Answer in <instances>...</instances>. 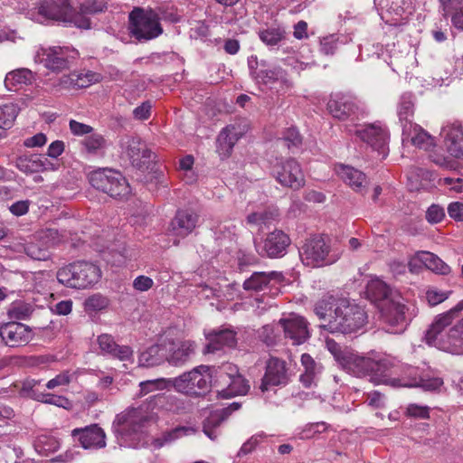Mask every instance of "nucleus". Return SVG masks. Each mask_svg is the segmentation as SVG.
I'll return each instance as SVG.
<instances>
[{"label":"nucleus","instance_id":"obj_1","mask_svg":"<svg viewBox=\"0 0 463 463\" xmlns=\"http://www.w3.org/2000/svg\"><path fill=\"white\" fill-rule=\"evenodd\" d=\"M319 327L331 334L348 335L364 329L368 322L364 308L348 299L325 296L314 305Z\"/></svg>","mask_w":463,"mask_h":463},{"label":"nucleus","instance_id":"obj_2","mask_svg":"<svg viewBox=\"0 0 463 463\" xmlns=\"http://www.w3.org/2000/svg\"><path fill=\"white\" fill-rule=\"evenodd\" d=\"M36 9L41 23L52 20L88 30L91 27L90 15L105 12L108 5L103 0H85L74 8L70 0H40Z\"/></svg>","mask_w":463,"mask_h":463},{"label":"nucleus","instance_id":"obj_3","mask_svg":"<svg viewBox=\"0 0 463 463\" xmlns=\"http://www.w3.org/2000/svg\"><path fill=\"white\" fill-rule=\"evenodd\" d=\"M463 310V299L448 312L439 315L427 330L425 339L428 345L453 354H463V324L459 323L444 333L456 316Z\"/></svg>","mask_w":463,"mask_h":463},{"label":"nucleus","instance_id":"obj_4","mask_svg":"<svg viewBox=\"0 0 463 463\" xmlns=\"http://www.w3.org/2000/svg\"><path fill=\"white\" fill-rule=\"evenodd\" d=\"M353 364L354 374L357 377H369L374 384H386L394 387L398 383L396 375L401 371V364L391 356H361Z\"/></svg>","mask_w":463,"mask_h":463},{"label":"nucleus","instance_id":"obj_5","mask_svg":"<svg viewBox=\"0 0 463 463\" xmlns=\"http://www.w3.org/2000/svg\"><path fill=\"white\" fill-rule=\"evenodd\" d=\"M56 278L68 288H86L99 281L100 269L90 262L76 261L59 269Z\"/></svg>","mask_w":463,"mask_h":463},{"label":"nucleus","instance_id":"obj_6","mask_svg":"<svg viewBox=\"0 0 463 463\" xmlns=\"http://www.w3.org/2000/svg\"><path fill=\"white\" fill-rule=\"evenodd\" d=\"M158 14L153 9L135 7L128 15L130 34L139 42H147L163 33Z\"/></svg>","mask_w":463,"mask_h":463},{"label":"nucleus","instance_id":"obj_7","mask_svg":"<svg viewBox=\"0 0 463 463\" xmlns=\"http://www.w3.org/2000/svg\"><path fill=\"white\" fill-rule=\"evenodd\" d=\"M210 365H199L189 372L171 378L172 387L190 397L204 396L211 391Z\"/></svg>","mask_w":463,"mask_h":463},{"label":"nucleus","instance_id":"obj_8","mask_svg":"<svg viewBox=\"0 0 463 463\" xmlns=\"http://www.w3.org/2000/svg\"><path fill=\"white\" fill-rule=\"evenodd\" d=\"M299 256L305 266L318 268L335 263L339 254L331 252L330 246L320 235L307 239L299 249Z\"/></svg>","mask_w":463,"mask_h":463},{"label":"nucleus","instance_id":"obj_9","mask_svg":"<svg viewBox=\"0 0 463 463\" xmlns=\"http://www.w3.org/2000/svg\"><path fill=\"white\" fill-rule=\"evenodd\" d=\"M346 132L350 135H354L361 141L366 143L374 151H377L383 159L388 156L389 132L381 122L347 126Z\"/></svg>","mask_w":463,"mask_h":463},{"label":"nucleus","instance_id":"obj_10","mask_svg":"<svg viewBox=\"0 0 463 463\" xmlns=\"http://www.w3.org/2000/svg\"><path fill=\"white\" fill-rule=\"evenodd\" d=\"M327 109L333 118L349 122L345 125V128L347 126L356 124L355 121L364 115V110L358 101L354 98L344 94L332 96L327 102Z\"/></svg>","mask_w":463,"mask_h":463},{"label":"nucleus","instance_id":"obj_11","mask_svg":"<svg viewBox=\"0 0 463 463\" xmlns=\"http://www.w3.org/2000/svg\"><path fill=\"white\" fill-rule=\"evenodd\" d=\"M254 80L258 84L269 87L276 93L286 92L292 87V82L287 71L279 65H269L266 61H260V68L254 71Z\"/></svg>","mask_w":463,"mask_h":463},{"label":"nucleus","instance_id":"obj_12","mask_svg":"<svg viewBox=\"0 0 463 463\" xmlns=\"http://www.w3.org/2000/svg\"><path fill=\"white\" fill-rule=\"evenodd\" d=\"M120 146L131 165L142 171L148 169L156 157L151 149L137 137L121 138Z\"/></svg>","mask_w":463,"mask_h":463},{"label":"nucleus","instance_id":"obj_13","mask_svg":"<svg viewBox=\"0 0 463 463\" xmlns=\"http://www.w3.org/2000/svg\"><path fill=\"white\" fill-rule=\"evenodd\" d=\"M78 52L68 47L52 46L40 48L36 58L47 69L52 71H61L69 69L71 61L76 59Z\"/></svg>","mask_w":463,"mask_h":463},{"label":"nucleus","instance_id":"obj_14","mask_svg":"<svg viewBox=\"0 0 463 463\" xmlns=\"http://www.w3.org/2000/svg\"><path fill=\"white\" fill-rule=\"evenodd\" d=\"M406 306L399 301L387 299L380 306L381 318L385 324L386 331L397 334L402 332L407 326Z\"/></svg>","mask_w":463,"mask_h":463},{"label":"nucleus","instance_id":"obj_15","mask_svg":"<svg viewBox=\"0 0 463 463\" xmlns=\"http://www.w3.org/2000/svg\"><path fill=\"white\" fill-rule=\"evenodd\" d=\"M290 243L288 235L280 230L268 233L263 241H254L257 252L262 257L270 259L282 258L287 253Z\"/></svg>","mask_w":463,"mask_h":463},{"label":"nucleus","instance_id":"obj_16","mask_svg":"<svg viewBox=\"0 0 463 463\" xmlns=\"http://www.w3.org/2000/svg\"><path fill=\"white\" fill-rule=\"evenodd\" d=\"M273 175L283 186L298 190L305 185V177L298 162L288 159L273 167Z\"/></svg>","mask_w":463,"mask_h":463},{"label":"nucleus","instance_id":"obj_17","mask_svg":"<svg viewBox=\"0 0 463 463\" xmlns=\"http://www.w3.org/2000/svg\"><path fill=\"white\" fill-rule=\"evenodd\" d=\"M445 150L454 158L463 159V127L458 121L448 122L440 131Z\"/></svg>","mask_w":463,"mask_h":463},{"label":"nucleus","instance_id":"obj_18","mask_svg":"<svg viewBox=\"0 0 463 463\" xmlns=\"http://www.w3.org/2000/svg\"><path fill=\"white\" fill-rule=\"evenodd\" d=\"M279 326L285 337L290 339L293 345H301L310 337L308 322L303 317L291 314L288 317L279 319Z\"/></svg>","mask_w":463,"mask_h":463},{"label":"nucleus","instance_id":"obj_19","mask_svg":"<svg viewBox=\"0 0 463 463\" xmlns=\"http://www.w3.org/2000/svg\"><path fill=\"white\" fill-rule=\"evenodd\" d=\"M71 436L76 438L85 449H100L107 445L106 433L98 424L76 428L71 430Z\"/></svg>","mask_w":463,"mask_h":463},{"label":"nucleus","instance_id":"obj_20","mask_svg":"<svg viewBox=\"0 0 463 463\" xmlns=\"http://www.w3.org/2000/svg\"><path fill=\"white\" fill-rule=\"evenodd\" d=\"M288 382V375L285 361L270 357L267 362L266 371L260 386L261 392L269 391L270 386L286 385Z\"/></svg>","mask_w":463,"mask_h":463},{"label":"nucleus","instance_id":"obj_21","mask_svg":"<svg viewBox=\"0 0 463 463\" xmlns=\"http://www.w3.org/2000/svg\"><path fill=\"white\" fill-rule=\"evenodd\" d=\"M33 336L29 326L18 323L10 322L0 326V337L5 345L16 347L26 345Z\"/></svg>","mask_w":463,"mask_h":463},{"label":"nucleus","instance_id":"obj_22","mask_svg":"<svg viewBox=\"0 0 463 463\" xmlns=\"http://www.w3.org/2000/svg\"><path fill=\"white\" fill-rule=\"evenodd\" d=\"M59 241L58 231L47 229L40 234L38 242H30L25 245V254L35 260H46L50 258L49 247Z\"/></svg>","mask_w":463,"mask_h":463},{"label":"nucleus","instance_id":"obj_23","mask_svg":"<svg viewBox=\"0 0 463 463\" xmlns=\"http://www.w3.org/2000/svg\"><path fill=\"white\" fill-rule=\"evenodd\" d=\"M199 215L190 209L178 210L170 222L169 232L175 236L186 237L198 225Z\"/></svg>","mask_w":463,"mask_h":463},{"label":"nucleus","instance_id":"obj_24","mask_svg":"<svg viewBox=\"0 0 463 463\" xmlns=\"http://www.w3.org/2000/svg\"><path fill=\"white\" fill-rule=\"evenodd\" d=\"M245 126L231 124L224 128L217 137L216 150L222 157H228L237 141L243 136Z\"/></svg>","mask_w":463,"mask_h":463},{"label":"nucleus","instance_id":"obj_25","mask_svg":"<svg viewBox=\"0 0 463 463\" xmlns=\"http://www.w3.org/2000/svg\"><path fill=\"white\" fill-rule=\"evenodd\" d=\"M146 417L141 416L138 410H132L126 415L118 416L114 421L113 429L116 434L130 436L131 433H137L141 430Z\"/></svg>","mask_w":463,"mask_h":463},{"label":"nucleus","instance_id":"obj_26","mask_svg":"<svg viewBox=\"0 0 463 463\" xmlns=\"http://www.w3.org/2000/svg\"><path fill=\"white\" fill-rule=\"evenodd\" d=\"M15 165L21 172L26 175L54 169L52 162L44 156L37 154L18 156L15 161Z\"/></svg>","mask_w":463,"mask_h":463},{"label":"nucleus","instance_id":"obj_27","mask_svg":"<svg viewBox=\"0 0 463 463\" xmlns=\"http://www.w3.org/2000/svg\"><path fill=\"white\" fill-rule=\"evenodd\" d=\"M98 344L103 354L109 355L120 361H128L133 356L131 347L118 345L111 335L102 334L99 335Z\"/></svg>","mask_w":463,"mask_h":463},{"label":"nucleus","instance_id":"obj_28","mask_svg":"<svg viewBox=\"0 0 463 463\" xmlns=\"http://www.w3.org/2000/svg\"><path fill=\"white\" fill-rule=\"evenodd\" d=\"M300 361L303 367V373L299 376L300 383L306 388L317 385L323 373L324 366L321 363L315 361L308 354H303Z\"/></svg>","mask_w":463,"mask_h":463},{"label":"nucleus","instance_id":"obj_29","mask_svg":"<svg viewBox=\"0 0 463 463\" xmlns=\"http://www.w3.org/2000/svg\"><path fill=\"white\" fill-rule=\"evenodd\" d=\"M235 373H237V366L232 364L210 366L211 388H215L218 395L222 398V390L227 388L231 376Z\"/></svg>","mask_w":463,"mask_h":463},{"label":"nucleus","instance_id":"obj_30","mask_svg":"<svg viewBox=\"0 0 463 463\" xmlns=\"http://www.w3.org/2000/svg\"><path fill=\"white\" fill-rule=\"evenodd\" d=\"M338 174L344 182L354 192L361 194L366 193L369 183L363 172L349 165H342Z\"/></svg>","mask_w":463,"mask_h":463},{"label":"nucleus","instance_id":"obj_31","mask_svg":"<svg viewBox=\"0 0 463 463\" xmlns=\"http://www.w3.org/2000/svg\"><path fill=\"white\" fill-rule=\"evenodd\" d=\"M397 113L403 132H410L414 118V96L411 92L403 93L398 103Z\"/></svg>","mask_w":463,"mask_h":463},{"label":"nucleus","instance_id":"obj_32","mask_svg":"<svg viewBox=\"0 0 463 463\" xmlns=\"http://www.w3.org/2000/svg\"><path fill=\"white\" fill-rule=\"evenodd\" d=\"M282 279V273L278 271L254 272L244 280L242 287L246 291L258 292L265 289L272 280L281 281Z\"/></svg>","mask_w":463,"mask_h":463},{"label":"nucleus","instance_id":"obj_33","mask_svg":"<svg viewBox=\"0 0 463 463\" xmlns=\"http://www.w3.org/2000/svg\"><path fill=\"white\" fill-rule=\"evenodd\" d=\"M209 343L205 346L206 353H215L224 347H234L237 343L236 333L231 329H223L211 333Z\"/></svg>","mask_w":463,"mask_h":463},{"label":"nucleus","instance_id":"obj_34","mask_svg":"<svg viewBox=\"0 0 463 463\" xmlns=\"http://www.w3.org/2000/svg\"><path fill=\"white\" fill-rule=\"evenodd\" d=\"M194 354V344L191 341L181 342L167 349L166 361L173 366H183L189 362Z\"/></svg>","mask_w":463,"mask_h":463},{"label":"nucleus","instance_id":"obj_35","mask_svg":"<svg viewBox=\"0 0 463 463\" xmlns=\"http://www.w3.org/2000/svg\"><path fill=\"white\" fill-rule=\"evenodd\" d=\"M167 358V347L165 345H153L143 351L138 357L142 367H154L164 364Z\"/></svg>","mask_w":463,"mask_h":463},{"label":"nucleus","instance_id":"obj_36","mask_svg":"<svg viewBox=\"0 0 463 463\" xmlns=\"http://www.w3.org/2000/svg\"><path fill=\"white\" fill-rule=\"evenodd\" d=\"M326 347L339 364L354 373V365L353 363L359 358L360 355L352 354L346 349H343L338 343L329 337L326 339Z\"/></svg>","mask_w":463,"mask_h":463},{"label":"nucleus","instance_id":"obj_37","mask_svg":"<svg viewBox=\"0 0 463 463\" xmlns=\"http://www.w3.org/2000/svg\"><path fill=\"white\" fill-rule=\"evenodd\" d=\"M258 36L266 46L273 49L279 47L286 40L287 33L280 25H270L260 28Z\"/></svg>","mask_w":463,"mask_h":463},{"label":"nucleus","instance_id":"obj_38","mask_svg":"<svg viewBox=\"0 0 463 463\" xmlns=\"http://www.w3.org/2000/svg\"><path fill=\"white\" fill-rule=\"evenodd\" d=\"M410 132H403L404 138L411 139V143L422 149L428 150L434 146V138L418 124H412Z\"/></svg>","mask_w":463,"mask_h":463},{"label":"nucleus","instance_id":"obj_39","mask_svg":"<svg viewBox=\"0 0 463 463\" xmlns=\"http://www.w3.org/2000/svg\"><path fill=\"white\" fill-rule=\"evenodd\" d=\"M249 391V381L237 370V373L231 376L227 388L222 390V398L228 399L237 395H245Z\"/></svg>","mask_w":463,"mask_h":463},{"label":"nucleus","instance_id":"obj_40","mask_svg":"<svg viewBox=\"0 0 463 463\" xmlns=\"http://www.w3.org/2000/svg\"><path fill=\"white\" fill-rule=\"evenodd\" d=\"M414 260H420L427 269L439 273L448 274L450 271V268L437 255L430 251H420L417 253Z\"/></svg>","mask_w":463,"mask_h":463},{"label":"nucleus","instance_id":"obj_41","mask_svg":"<svg viewBox=\"0 0 463 463\" xmlns=\"http://www.w3.org/2000/svg\"><path fill=\"white\" fill-rule=\"evenodd\" d=\"M115 172V170L109 168H101L92 171L89 175V182L93 188L108 194V191L110 189L109 185L113 176L110 174Z\"/></svg>","mask_w":463,"mask_h":463},{"label":"nucleus","instance_id":"obj_42","mask_svg":"<svg viewBox=\"0 0 463 463\" xmlns=\"http://www.w3.org/2000/svg\"><path fill=\"white\" fill-rule=\"evenodd\" d=\"M366 293L374 301L384 303L390 298L392 291L389 286L379 279H372L366 286Z\"/></svg>","mask_w":463,"mask_h":463},{"label":"nucleus","instance_id":"obj_43","mask_svg":"<svg viewBox=\"0 0 463 463\" xmlns=\"http://www.w3.org/2000/svg\"><path fill=\"white\" fill-rule=\"evenodd\" d=\"M33 78V72L28 69L15 70L6 74L5 85L7 90L14 91L20 85L31 83Z\"/></svg>","mask_w":463,"mask_h":463},{"label":"nucleus","instance_id":"obj_44","mask_svg":"<svg viewBox=\"0 0 463 463\" xmlns=\"http://www.w3.org/2000/svg\"><path fill=\"white\" fill-rule=\"evenodd\" d=\"M111 175L113 176L111 177V181L109 185L110 189L108 191V194L113 198L127 197L130 194V186L127 179L118 171H116Z\"/></svg>","mask_w":463,"mask_h":463},{"label":"nucleus","instance_id":"obj_45","mask_svg":"<svg viewBox=\"0 0 463 463\" xmlns=\"http://www.w3.org/2000/svg\"><path fill=\"white\" fill-rule=\"evenodd\" d=\"M197 432V429L192 426H178L169 431L163 433L162 437L155 440L156 447H163L165 443H170L184 436H191Z\"/></svg>","mask_w":463,"mask_h":463},{"label":"nucleus","instance_id":"obj_46","mask_svg":"<svg viewBox=\"0 0 463 463\" xmlns=\"http://www.w3.org/2000/svg\"><path fill=\"white\" fill-rule=\"evenodd\" d=\"M81 145L87 154L97 156L105 152L107 140L101 134L92 133L81 141Z\"/></svg>","mask_w":463,"mask_h":463},{"label":"nucleus","instance_id":"obj_47","mask_svg":"<svg viewBox=\"0 0 463 463\" xmlns=\"http://www.w3.org/2000/svg\"><path fill=\"white\" fill-rule=\"evenodd\" d=\"M409 388L420 387L424 391L433 392L439 390L443 385V380L439 377H430L429 374L415 376L406 383Z\"/></svg>","mask_w":463,"mask_h":463},{"label":"nucleus","instance_id":"obj_48","mask_svg":"<svg viewBox=\"0 0 463 463\" xmlns=\"http://www.w3.org/2000/svg\"><path fill=\"white\" fill-rule=\"evenodd\" d=\"M33 399L64 409H68L71 406V402L66 397L52 393L34 392L33 394Z\"/></svg>","mask_w":463,"mask_h":463},{"label":"nucleus","instance_id":"obj_49","mask_svg":"<svg viewBox=\"0 0 463 463\" xmlns=\"http://www.w3.org/2000/svg\"><path fill=\"white\" fill-rule=\"evenodd\" d=\"M17 114V107L14 104L0 106V128L8 129L12 128Z\"/></svg>","mask_w":463,"mask_h":463},{"label":"nucleus","instance_id":"obj_50","mask_svg":"<svg viewBox=\"0 0 463 463\" xmlns=\"http://www.w3.org/2000/svg\"><path fill=\"white\" fill-rule=\"evenodd\" d=\"M140 394L145 395L156 390H165L172 387L171 378H158L141 382L139 384Z\"/></svg>","mask_w":463,"mask_h":463},{"label":"nucleus","instance_id":"obj_51","mask_svg":"<svg viewBox=\"0 0 463 463\" xmlns=\"http://www.w3.org/2000/svg\"><path fill=\"white\" fill-rule=\"evenodd\" d=\"M280 141L284 146H288V149H291L293 147H298L302 144V137L296 128L291 127L283 132Z\"/></svg>","mask_w":463,"mask_h":463},{"label":"nucleus","instance_id":"obj_52","mask_svg":"<svg viewBox=\"0 0 463 463\" xmlns=\"http://www.w3.org/2000/svg\"><path fill=\"white\" fill-rule=\"evenodd\" d=\"M419 368L412 366H403L401 364V371L399 372V375H396V380L398 383H395L394 387H408L407 382L412 379L415 376H420Z\"/></svg>","mask_w":463,"mask_h":463},{"label":"nucleus","instance_id":"obj_53","mask_svg":"<svg viewBox=\"0 0 463 463\" xmlns=\"http://www.w3.org/2000/svg\"><path fill=\"white\" fill-rule=\"evenodd\" d=\"M33 311L32 305L28 303L19 302L15 303L9 310V316L12 318L18 320H24L30 317Z\"/></svg>","mask_w":463,"mask_h":463},{"label":"nucleus","instance_id":"obj_54","mask_svg":"<svg viewBox=\"0 0 463 463\" xmlns=\"http://www.w3.org/2000/svg\"><path fill=\"white\" fill-rule=\"evenodd\" d=\"M230 416V408H223L213 412L205 420L203 425L217 430L220 425Z\"/></svg>","mask_w":463,"mask_h":463},{"label":"nucleus","instance_id":"obj_55","mask_svg":"<svg viewBox=\"0 0 463 463\" xmlns=\"http://www.w3.org/2000/svg\"><path fill=\"white\" fill-rule=\"evenodd\" d=\"M406 415L414 419H429L430 418V407L421 406L416 403H411L406 409Z\"/></svg>","mask_w":463,"mask_h":463},{"label":"nucleus","instance_id":"obj_56","mask_svg":"<svg viewBox=\"0 0 463 463\" xmlns=\"http://www.w3.org/2000/svg\"><path fill=\"white\" fill-rule=\"evenodd\" d=\"M426 220L434 224L440 222L445 218L444 208L439 204H431L426 211Z\"/></svg>","mask_w":463,"mask_h":463},{"label":"nucleus","instance_id":"obj_57","mask_svg":"<svg viewBox=\"0 0 463 463\" xmlns=\"http://www.w3.org/2000/svg\"><path fill=\"white\" fill-rule=\"evenodd\" d=\"M108 306V299L101 295H93L85 300V307L88 310L98 311Z\"/></svg>","mask_w":463,"mask_h":463},{"label":"nucleus","instance_id":"obj_58","mask_svg":"<svg viewBox=\"0 0 463 463\" xmlns=\"http://www.w3.org/2000/svg\"><path fill=\"white\" fill-rule=\"evenodd\" d=\"M449 293L440 291L435 288L427 290L426 299L430 306H436L449 298Z\"/></svg>","mask_w":463,"mask_h":463},{"label":"nucleus","instance_id":"obj_59","mask_svg":"<svg viewBox=\"0 0 463 463\" xmlns=\"http://www.w3.org/2000/svg\"><path fill=\"white\" fill-rule=\"evenodd\" d=\"M71 375L69 371H64L48 381L45 386L52 390L59 386L68 385L71 383Z\"/></svg>","mask_w":463,"mask_h":463},{"label":"nucleus","instance_id":"obj_60","mask_svg":"<svg viewBox=\"0 0 463 463\" xmlns=\"http://www.w3.org/2000/svg\"><path fill=\"white\" fill-rule=\"evenodd\" d=\"M50 309L52 314L58 316L69 315L72 310V300H61L54 305L50 306Z\"/></svg>","mask_w":463,"mask_h":463},{"label":"nucleus","instance_id":"obj_61","mask_svg":"<svg viewBox=\"0 0 463 463\" xmlns=\"http://www.w3.org/2000/svg\"><path fill=\"white\" fill-rule=\"evenodd\" d=\"M449 216L456 222H463V203L452 202L448 205Z\"/></svg>","mask_w":463,"mask_h":463},{"label":"nucleus","instance_id":"obj_62","mask_svg":"<svg viewBox=\"0 0 463 463\" xmlns=\"http://www.w3.org/2000/svg\"><path fill=\"white\" fill-rule=\"evenodd\" d=\"M70 129L75 136H83L92 133L93 128L91 126L78 122L74 119L70 120Z\"/></svg>","mask_w":463,"mask_h":463},{"label":"nucleus","instance_id":"obj_63","mask_svg":"<svg viewBox=\"0 0 463 463\" xmlns=\"http://www.w3.org/2000/svg\"><path fill=\"white\" fill-rule=\"evenodd\" d=\"M154 285V281L151 278L146 276H138L133 281V288L140 292L149 290Z\"/></svg>","mask_w":463,"mask_h":463},{"label":"nucleus","instance_id":"obj_64","mask_svg":"<svg viewBox=\"0 0 463 463\" xmlns=\"http://www.w3.org/2000/svg\"><path fill=\"white\" fill-rule=\"evenodd\" d=\"M336 49V38L329 35L320 41V51L326 55L333 54Z\"/></svg>","mask_w":463,"mask_h":463}]
</instances>
